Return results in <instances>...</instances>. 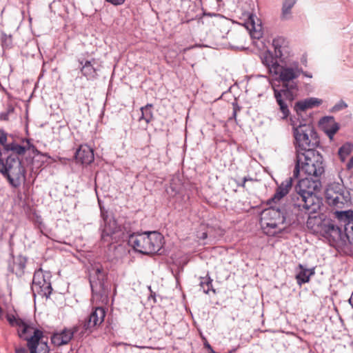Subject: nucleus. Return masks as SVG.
<instances>
[{
  "label": "nucleus",
  "mask_w": 353,
  "mask_h": 353,
  "mask_svg": "<svg viewBox=\"0 0 353 353\" xmlns=\"http://www.w3.org/2000/svg\"><path fill=\"white\" fill-rule=\"evenodd\" d=\"M325 171L323 156L319 152L306 150L303 153L296 154V165L294 170V175L305 176L308 177H319Z\"/></svg>",
  "instance_id": "1"
},
{
  "label": "nucleus",
  "mask_w": 353,
  "mask_h": 353,
  "mask_svg": "<svg viewBox=\"0 0 353 353\" xmlns=\"http://www.w3.org/2000/svg\"><path fill=\"white\" fill-rule=\"evenodd\" d=\"M319 188V181L307 178L301 179L296 186L298 199L303 202V207L309 214L317 213L323 206L322 198L316 194Z\"/></svg>",
  "instance_id": "2"
},
{
  "label": "nucleus",
  "mask_w": 353,
  "mask_h": 353,
  "mask_svg": "<svg viewBox=\"0 0 353 353\" xmlns=\"http://www.w3.org/2000/svg\"><path fill=\"white\" fill-rule=\"evenodd\" d=\"M128 243L138 252L147 255L154 254L163 248L164 238L158 232H145L131 234Z\"/></svg>",
  "instance_id": "3"
},
{
  "label": "nucleus",
  "mask_w": 353,
  "mask_h": 353,
  "mask_svg": "<svg viewBox=\"0 0 353 353\" xmlns=\"http://www.w3.org/2000/svg\"><path fill=\"white\" fill-rule=\"evenodd\" d=\"M8 321L12 325L17 326L19 336L27 341V347L30 353H44L42 350L38 351L39 341L43 337L41 330L21 319L9 318Z\"/></svg>",
  "instance_id": "4"
},
{
  "label": "nucleus",
  "mask_w": 353,
  "mask_h": 353,
  "mask_svg": "<svg viewBox=\"0 0 353 353\" xmlns=\"http://www.w3.org/2000/svg\"><path fill=\"white\" fill-rule=\"evenodd\" d=\"M270 205L261 212L260 224L266 234L272 236L283 228L285 216L280 208Z\"/></svg>",
  "instance_id": "5"
},
{
  "label": "nucleus",
  "mask_w": 353,
  "mask_h": 353,
  "mask_svg": "<svg viewBox=\"0 0 353 353\" xmlns=\"http://www.w3.org/2000/svg\"><path fill=\"white\" fill-rule=\"evenodd\" d=\"M307 226L313 232L320 233L334 243L343 240L341 229L329 220H323L320 216L310 215L307 221Z\"/></svg>",
  "instance_id": "6"
},
{
  "label": "nucleus",
  "mask_w": 353,
  "mask_h": 353,
  "mask_svg": "<svg viewBox=\"0 0 353 353\" xmlns=\"http://www.w3.org/2000/svg\"><path fill=\"white\" fill-rule=\"evenodd\" d=\"M302 72L303 68L300 66L299 63L292 61L284 65H279L276 75H279L286 91L294 92L299 90V85L295 80L300 77Z\"/></svg>",
  "instance_id": "7"
},
{
  "label": "nucleus",
  "mask_w": 353,
  "mask_h": 353,
  "mask_svg": "<svg viewBox=\"0 0 353 353\" xmlns=\"http://www.w3.org/2000/svg\"><path fill=\"white\" fill-rule=\"evenodd\" d=\"M293 137L296 154L303 153L306 150H313L310 148L314 147L318 142L316 134L310 125L307 128L294 132Z\"/></svg>",
  "instance_id": "8"
},
{
  "label": "nucleus",
  "mask_w": 353,
  "mask_h": 353,
  "mask_svg": "<svg viewBox=\"0 0 353 353\" xmlns=\"http://www.w3.org/2000/svg\"><path fill=\"white\" fill-rule=\"evenodd\" d=\"M244 26L249 31L251 37L254 39V45L261 52L268 50L264 41L261 39L263 36V27L261 19L253 14H249L248 19L244 23Z\"/></svg>",
  "instance_id": "9"
},
{
  "label": "nucleus",
  "mask_w": 353,
  "mask_h": 353,
  "mask_svg": "<svg viewBox=\"0 0 353 353\" xmlns=\"http://www.w3.org/2000/svg\"><path fill=\"white\" fill-rule=\"evenodd\" d=\"M105 311L101 307H97L90 313L88 319L83 325L85 333H91L94 329L99 326L104 321Z\"/></svg>",
  "instance_id": "10"
},
{
  "label": "nucleus",
  "mask_w": 353,
  "mask_h": 353,
  "mask_svg": "<svg viewBox=\"0 0 353 353\" xmlns=\"http://www.w3.org/2000/svg\"><path fill=\"white\" fill-rule=\"evenodd\" d=\"M78 326H74L72 328H64L62 330L54 332L50 337L52 343L56 346H61L69 343L74 333L78 331Z\"/></svg>",
  "instance_id": "11"
},
{
  "label": "nucleus",
  "mask_w": 353,
  "mask_h": 353,
  "mask_svg": "<svg viewBox=\"0 0 353 353\" xmlns=\"http://www.w3.org/2000/svg\"><path fill=\"white\" fill-rule=\"evenodd\" d=\"M3 146L6 150L11 151L19 155L24 154L27 151H31L32 153L37 152V149L30 143L28 139H23L20 144L16 142L10 143H6V142Z\"/></svg>",
  "instance_id": "12"
},
{
  "label": "nucleus",
  "mask_w": 353,
  "mask_h": 353,
  "mask_svg": "<svg viewBox=\"0 0 353 353\" xmlns=\"http://www.w3.org/2000/svg\"><path fill=\"white\" fill-rule=\"evenodd\" d=\"M77 162L83 165H89L94 161V151L88 145H81L75 154Z\"/></svg>",
  "instance_id": "13"
},
{
  "label": "nucleus",
  "mask_w": 353,
  "mask_h": 353,
  "mask_svg": "<svg viewBox=\"0 0 353 353\" xmlns=\"http://www.w3.org/2000/svg\"><path fill=\"white\" fill-rule=\"evenodd\" d=\"M260 57L263 64L268 68L269 72L272 74H277L279 64L277 62L276 57H274L269 50L261 52Z\"/></svg>",
  "instance_id": "14"
},
{
  "label": "nucleus",
  "mask_w": 353,
  "mask_h": 353,
  "mask_svg": "<svg viewBox=\"0 0 353 353\" xmlns=\"http://www.w3.org/2000/svg\"><path fill=\"white\" fill-rule=\"evenodd\" d=\"M323 103V100L316 97H310L296 101L294 105V111L305 112L309 109L319 107Z\"/></svg>",
  "instance_id": "15"
},
{
  "label": "nucleus",
  "mask_w": 353,
  "mask_h": 353,
  "mask_svg": "<svg viewBox=\"0 0 353 353\" xmlns=\"http://www.w3.org/2000/svg\"><path fill=\"white\" fill-rule=\"evenodd\" d=\"M292 188V180L291 179H287L285 181L282 182L281 185L277 188L276 192L274 196L268 200V204L272 205L273 203L276 204L279 202L283 197L286 196L290 189Z\"/></svg>",
  "instance_id": "16"
},
{
  "label": "nucleus",
  "mask_w": 353,
  "mask_h": 353,
  "mask_svg": "<svg viewBox=\"0 0 353 353\" xmlns=\"http://www.w3.org/2000/svg\"><path fill=\"white\" fill-rule=\"evenodd\" d=\"M294 112L295 114L290 116L289 119V124L292 127V133L310 125V124L307 123V119L305 118L303 112L298 111Z\"/></svg>",
  "instance_id": "17"
},
{
  "label": "nucleus",
  "mask_w": 353,
  "mask_h": 353,
  "mask_svg": "<svg viewBox=\"0 0 353 353\" xmlns=\"http://www.w3.org/2000/svg\"><path fill=\"white\" fill-rule=\"evenodd\" d=\"M272 46L274 48L275 57L277 58H284L288 52V43L283 37H278L274 39Z\"/></svg>",
  "instance_id": "18"
},
{
  "label": "nucleus",
  "mask_w": 353,
  "mask_h": 353,
  "mask_svg": "<svg viewBox=\"0 0 353 353\" xmlns=\"http://www.w3.org/2000/svg\"><path fill=\"white\" fill-rule=\"evenodd\" d=\"M44 285V273L41 268L36 271L33 276L32 290L35 295L38 293L43 296V286Z\"/></svg>",
  "instance_id": "19"
},
{
  "label": "nucleus",
  "mask_w": 353,
  "mask_h": 353,
  "mask_svg": "<svg viewBox=\"0 0 353 353\" xmlns=\"http://www.w3.org/2000/svg\"><path fill=\"white\" fill-rule=\"evenodd\" d=\"M344 186L340 183L329 184L325 190V198L327 203H333L336 196L343 191Z\"/></svg>",
  "instance_id": "20"
},
{
  "label": "nucleus",
  "mask_w": 353,
  "mask_h": 353,
  "mask_svg": "<svg viewBox=\"0 0 353 353\" xmlns=\"http://www.w3.org/2000/svg\"><path fill=\"white\" fill-rule=\"evenodd\" d=\"M350 202V193L344 188L343 191L336 196V199H334V202L328 204L336 208L341 209L347 206Z\"/></svg>",
  "instance_id": "21"
},
{
  "label": "nucleus",
  "mask_w": 353,
  "mask_h": 353,
  "mask_svg": "<svg viewBox=\"0 0 353 353\" xmlns=\"http://www.w3.org/2000/svg\"><path fill=\"white\" fill-rule=\"evenodd\" d=\"M322 124L323 125L325 132L330 137V139H332L334 135L339 130V127L338 123L334 121L333 118L327 117L323 119Z\"/></svg>",
  "instance_id": "22"
},
{
  "label": "nucleus",
  "mask_w": 353,
  "mask_h": 353,
  "mask_svg": "<svg viewBox=\"0 0 353 353\" xmlns=\"http://www.w3.org/2000/svg\"><path fill=\"white\" fill-rule=\"evenodd\" d=\"M285 90H274V97L278 105H279L280 110L282 113V119H286L290 114L288 105L283 100V93H285Z\"/></svg>",
  "instance_id": "23"
},
{
  "label": "nucleus",
  "mask_w": 353,
  "mask_h": 353,
  "mask_svg": "<svg viewBox=\"0 0 353 353\" xmlns=\"http://www.w3.org/2000/svg\"><path fill=\"white\" fill-rule=\"evenodd\" d=\"M94 63V59H92V61H85L84 63H83V61L80 62L81 65H82L81 69V72L88 79H94L97 76L96 69L93 66Z\"/></svg>",
  "instance_id": "24"
},
{
  "label": "nucleus",
  "mask_w": 353,
  "mask_h": 353,
  "mask_svg": "<svg viewBox=\"0 0 353 353\" xmlns=\"http://www.w3.org/2000/svg\"><path fill=\"white\" fill-rule=\"evenodd\" d=\"M26 259L22 256H18L14 259L12 271L18 276H21L24 273L26 265Z\"/></svg>",
  "instance_id": "25"
},
{
  "label": "nucleus",
  "mask_w": 353,
  "mask_h": 353,
  "mask_svg": "<svg viewBox=\"0 0 353 353\" xmlns=\"http://www.w3.org/2000/svg\"><path fill=\"white\" fill-rule=\"evenodd\" d=\"M353 151V144L351 143H345L339 149V156L340 160L342 162H345L347 158V157Z\"/></svg>",
  "instance_id": "26"
},
{
  "label": "nucleus",
  "mask_w": 353,
  "mask_h": 353,
  "mask_svg": "<svg viewBox=\"0 0 353 353\" xmlns=\"http://www.w3.org/2000/svg\"><path fill=\"white\" fill-rule=\"evenodd\" d=\"M335 216L340 221L344 222L345 225L350 221H353V211L352 210H344V211H336L334 212Z\"/></svg>",
  "instance_id": "27"
},
{
  "label": "nucleus",
  "mask_w": 353,
  "mask_h": 353,
  "mask_svg": "<svg viewBox=\"0 0 353 353\" xmlns=\"http://www.w3.org/2000/svg\"><path fill=\"white\" fill-rule=\"evenodd\" d=\"M301 271L296 275L297 282L299 285L302 283H307L310 280V276L313 274L312 272H310L309 270L303 269L302 265H300Z\"/></svg>",
  "instance_id": "28"
},
{
  "label": "nucleus",
  "mask_w": 353,
  "mask_h": 353,
  "mask_svg": "<svg viewBox=\"0 0 353 353\" xmlns=\"http://www.w3.org/2000/svg\"><path fill=\"white\" fill-rule=\"evenodd\" d=\"M151 108L152 105L148 104L141 108V117L140 119L145 120L146 123H149L152 117Z\"/></svg>",
  "instance_id": "29"
},
{
  "label": "nucleus",
  "mask_w": 353,
  "mask_h": 353,
  "mask_svg": "<svg viewBox=\"0 0 353 353\" xmlns=\"http://www.w3.org/2000/svg\"><path fill=\"white\" fill-rule=\"evenodd\" d=\"M345 235L350 244L353 245V221H350L345 224Z\"/></svg>",
  "instance_id": "30"
},
{
  "label": "nucleus",
  "mask_w": 353,
  "mask_h": 353,
  "mask_svg": "<svg viewBox=\"0 0 353 353\" xmlns=\"http://www.w3.org/2000/svg\"><path fill=\"white\" fill-rule=\"evenodd\" d=\"M204 17H209L208 23H212L213 25H216L221 21H225V19L219 14L204 13Z\"/></svg>",
  "instance_id": "31"
},
{
  "label": "nucleus",
  "mask_w": 353,
  "mask_h": 353,
  "mask_svg": "<svg viewBox=\"0 0 353 353\" xmlns=\"http://www.w3.org/2000/svg\"><path fill=\"white\" fill-rule=\"evenodd\" d=\"M116 223L114 221L112 222V227L110 225V223L109 225H105V228L102 232V238H105V236H110L112 234H114L116 231Z\"/></svg>",
  "instance_id": "32"
},
{
  "label": "nucleus",
  "mask_w": 353,
  "mask_h": 353,
  "mask_svg": "<svg viewBox=\"0 0 353 353\" xmlns=\"http://www.w3.org/2000/svg\"><path fill=\"white\" fill-rule=\"evenodd\" d=\"M296 1V0H284L283 4V14L284 15L290 13Z\"/></svg>",
  "instance_id": "33"
},
{
  "label": "nucleus",
  "mask_w": 353,
  "mask_h": 353,
  "mask_svg": "<svg viewBox=\"0 0 353 353\" xmlns=\"http://www.w3.org/2000/svg\"><path fill=\"white\" fill-rule=\"evenodd\" d=\"M1 42L3 48H10L12 45L11 35L3 34L1 37Z\"/></svg>",
  "instance_id": "34"
},
{
  "label": "nucleus",
  "mask_w": 353,
  "mask_h": 353,
  "mask_svg": "<svg viewBox=\"0 0 353 353\" xmlns=\"http://www.w3.org/2000/svg\"><path fill=\"white\" fill-rule=\"evenodd\" d=\"M347 107V103H345L343 101H341L332 108V112H338L343 109L346 108Z\"/></svg>",
  "instance_id": "35"
},
{
  "label": "nucleus",
  "mask_w": 353,
  "mask_h": 353,
  "mask_svg": "<svg viewBox=\"0 0 353 353\" xmlns=\"http://www.w3.org/2000/svg\"><path fill=\"white\" fill-rule=\"evenodd\" d=\"M201 285L203 288V292L208 294L212 288V281L209 279L206 282L201 281Z\"/></svg>",
  "instance_id": "36"
},
{
  "label": "nucleus",
  "mask_w": 353,
  "mask_h": 353,
  "mask_svg": "<svg viewBox=\"0 0 353 353\" xmlns=\"http://www.w3.org/2000/svg\"><path fill=\"white\" fill-rule=\"evenodd\" d=\"M7 141V134L5 133L3 130H0V144L5 145V143Z\"/></svg>",
  "instance_id": "37"
},
{
  "label": "nucleus",
  "mask_w": 353,
  "mask_h": 353,
  "mask_svg": "<svg viewBox=\"0 0 353 353\" xmlns=\"http://www.w3.org/2000/svg\"><path fill=\"white\" fill-rule=\"evenodd\" d=\"M105 1L114 6L121 5L125 2V0H105Z\"/></svg>",
  "instance_id": "38"
},
{
  "label": "nucleus",
  "mask_w": 353,
  "mask_h": 353,
  "mask_svg": "<svg viewBox=\"0 0 353 353\" xmlns=\"http://www.w3.org/2000/svg\"><path fill=\"white\" fill-rule=\"evenodd\" d=\"M28 350L25 347L18 346L15 347L16 353H27Z\"/></svg>",
  "instance_id": "39"
},
{
  "label": "nucleus",
  "mask_w": 353,
  "mask_h": 353,
  "mask_svg": "<svg viewBox=\"0 0 353 353\" xmlns=\"http://www.w3.org/2000/svg\"><path fill=\"white\" fill-rule=\"evenodd\" d=\"M346 168L348 170L353 169V156L350 158L349 161L347 163Z\"/></svg>",
  "instance_id": "40"
},
{
  "label": "nucleus",
  "mask_w": 353,
  "mask_h": 353,
  "mask_svg": "<svg viewBox=\"0 0 353 353\" xmlns=\"http://www.w3.org/2000/svg\"><path fill=\"white\" fill-rule=\"evenodd\" d=\"M301 74H303L304 77H305L307 78H310V79H312L313 77V75L311 72H305L303 70V72L301 73Z\"/></svg>",
  "instance_id": "41"
},
{
  "label": "nucleus",
  "mask_w": 353,
  "mask_h": 353,
  "mask_svg": "<svg viewBox=\"0 0 353 353\" xmlns=\"http://www.w3.org/2000/svg\"><path fill=\"white\" fill-rule=\"evenodd\" d=\"M252 179L250 178H248V177H244L243 179V181L241 183V184H239V185H241V187L244 188L245 185V182L248 181H251Z\"/></svg>",
  "instance_id": "42"
},
{
  "label": "nucleus",
  "mask_w": 353,
  "mask_h": 353,
  "mask_svg": "<svg viewBox=\"0 0 353 353\" xmlns=\"http://www.w3.org/2000/svg\"><path fill=\"white\" fill-rule=\"evenodd\" d=\"M349 303L353 308V292L352 293L351 296L349 299Z\"/></svg>",
  "instance_id": "43"
},
{
  "label": "nucleus",
  "mask_w": 353,
  "mask_h": 353,
  "mask_svg": "<svg viewBox=\"0 0 353 353\" xmlns=\"http://www.w3.org/2000/svg\"><path fill=\"white\" fill-rule=\"evenodd\" d=\"M206 238H207V234H206L205 232H203V233L202 234V236H201V239H206Z\"/></svg>",
  "instance_id": "44"
},
{
  "label": "nucleus",
  "mask_w": 353,
  "mask_h": 353,
  "mask_svg": "<svg viewBox=\"0 0 353 353\" xmlns=\"http://www.w3.org/2000/svg\"><path fill=\"white\" fill-rule=\"evenodd\" d=\"M47 289H48V293H49V294H50V293H51V292H52V289L51 285H49L47 287Z\"/></svg>",
  "instance_id": "45"
},
{
  "label": "nucleus",
  "mask_w": 353,
  "mask_h": 353,
  "mask_svg": "<svg viewBox=\"0 0 353 353\" xmlns=\"http://www.w3.org/2000/svg\"><path fill=\"white\" fill-rule=\"evenodd\" d=\"M238 349V347H236L234 349H232L231 350L229 351V353H234L236 352V350Z\"/></svg>",
  "instance_id": "46"
},
{
  "label": "nucleus",
  "mask_w": 353,
  "mask_h": 353,
  "mask_svg": "<svg viewBox=\"0 0 353 353\" xmlns=\"http://www.w3.org/2000/svg\"><path fill=\"white\" fill-rule=\"evenodd\" d=\"M43 67H44V62H43V63H42L41 72H43Z\"/></svg>",
  "instance_id": "47"
},
{
  "label": "nucleus",
  "mask_w": 353,
  "mask_h": 353,
  "mask_svg": "<svg viewBox=\"0 0 353 353\" xmlns=\"http://www.w3.org/2000/svg\"><path fill=\"white\" fill-rule=\"evenodd\" d=\"M188 48L183 49V52H185Z\"/></svg>",
  "instance_id": "48"
},
{
  "label": "nucleus",
  "mask_w": 353,
  "mask_h": 353,
  "mask_svg": "<svg viewBox=\"0 0 353 353\" xmlns=\"http://www.w3.org/2000/svg\"><path fill=\"white\" fill-rule=\"evenodd\" d=\"M207 346H208V348H211L210 345H208Z\"/></svg>",
  "instance_id": "49"
},
{
  "label": "nucleus",
  "mask_w": 353,
  "mask_h": 353,
  "mask_svg": "<svg viewBox=\"0 0 353 353\" xmlns=\"http://www.w3.org/2000/svg\"><path fill=\"white\" fill-rule=\"evenodd\" d=\"M97 272H101V270H100L99 269H97Z\"/></svg>",
  "instance_id": "50"
}]
</instances>
